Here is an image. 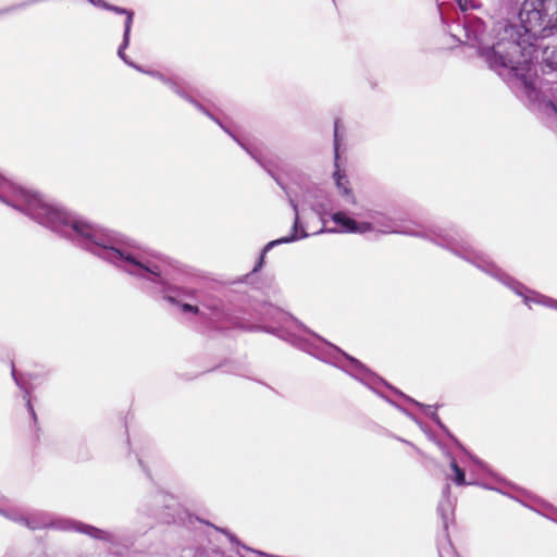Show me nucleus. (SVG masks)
Masks as SVG:
<instances>
[{
  "mask_svg": "<svg viewBox=\"0 0 557 557\" xmlns=\"http://www.w3.org/2000/svg\"><path fill=\"white\" fill-rule=\"evenodd\" d=\"M0 187L3 190L0 201L123 272L152 283L165 300L178 304L172 295L175 289L169 283L166 259L151 256L134 239L78 218L41 195L8 181L1 173Z\"/></svg>",
  "mask_w": 557,
  "mask_h": 557,
  "instance_id": "1",
  "label": "nucleus"
},
{
  "mask_svg": "<svg viewBox=\"0 0 557 557\" xmlns=\"http://www.w3.org/2000/svg\"><path fill=\"white\" fill-rule=\"evenodd\" d=\"M519 20L496 21L487 29L481 18L466 16V40L492 70H524L536 58L535 40L557 32V0H523Z\"/></svg>",
  "mask_w": 557,
  "mask_h": 557,
  "instance_id": "2",
  "label": "nucleus"
},
{
  "mask_svg": "<svg viewBox=\"0 0 557 557\" xmlns=\"http://www.w3.org/2000/svg\"><path fill=\"white\" fill-rule=\"evenodd\" d=\"M148 74H151L154 78L162 82L165 86H168L173 92H175L181 98L185 99L195 108L207 115L209 119L214 121L226 134H228L243 149H245L257 162L258 164L267 171V173L277 183V185L285 191L286 196L288 197L289 203L294 210L295 213V220L293 224L292 234L288 236H283L278 239L269 242L262 249L260 258L258 262L256 263L253 268V272H258L262 265L264 260V255L270 251L272 248L281 245V244H288L301 238H306L309 236V234L306 232L304 225L300 222V214H299V201L297 199V195L294 190L290 189V187L286 186L281 177H278L273 170L271 169L270 164L265 162L263 159L256 156L248 147L245 146L231 131L228 127H226L216 116H214L210 111H208L201 103H199L197 100H195L193 97L188 96L187 90L189 86L184 83L180 82L175 78L165 76L162 72H147Z\"/></svg>",
  "mask_w": 557,
  "mask_h": 557,
  "instance_id": "3",
  "label": "nucleus"
},
{
  "mask_svg": "<svg viewBox=\"0 0 557 557\" xmlns=\"http://www.w3.org/2000/svg\"><path fill=\"white\" fill-rule=\"evenodd\" d=\"M148 74H151L154 78L162 82L165 86H168L173 92H175L181 98L185 99L195 108L207 115L209 119L214 121L226 134H228L243 149H245L257 162L258 164L267 171V173L277 183V185L285 191L286 196L288 197L289 203L294 210L295 213V220L293 224L292 234L288 236H283L278 239L269 242L262 249L260 258L258 262L256 263L253 268V272H258L262 265L264 260V255L270 251L272 248L281 245V244H288L301 238H306L309 236V234L306 232L304 225L300 222V214H299V201L297 199V195L294 190L290 189V187L286 186L281 177H278L273 170L271 169L270 164L265 162L263 159L256 156L248 147L245 146L231 131L228 127H226L216 116H214L210 111H208L201 103H199L197 100H195L193 97L188 96L187 90L189 86L184 83L180 82L175 78L165 76L162 72H147Z\"/></svg>",
  "mask_w": 557,
  "mask_h": 557,
  "instance_id": "4",
  "label": "nucleus"
},
{
  "mask_svg": "<svg viewBox=\"0 0 557 557\" xmlns=\"http://www.w3.org/2000/svg\"><path fill=\"white\" fill-rule=\"evenodd\" d=\"M430 233L433 240L442 246L451 249L454 252L460 255L466 260L472 262L475 267L483 272L497 278L508 288L513 290L518 296L522 297L523 302L531 309L532 305H541L557 310V300L548 296L542 295L537 292L531 290L523 284L517 282L508 274L504 273L493 261H491L484 253L475 251L462 243L461 236L458 233H450L440 227L432 228Z\"/></svg>",
  "mask_w": 557,
  "mask_h": 557,
  "instance_id": "5",
  "label": "nucleus"
},
{
  "mask_svg": "<svg viewBox=\"0 0 557 557\" xmlns=\"http://www.w3.org/2000/svg\"><path fill=\"white\" fill-rule=\"evenodd\" d=\"M499 75L530 109L536 111L552 109L557 114V107L553 101V86L541 78L537 72H499Z\"/></svg>",
  "mask_w": 557,
  "mask_h": 557,
  "instance_id": "6",
  "label": "nucleus"
},
{
  "mask_svg": "<svg viewBox=\"0 0 557 557\" xmlns=\"http://www.w3.org/2000/svg\"><path fill=\"white\" fill-rule=\"evenodd\" d=\"M17 523L33 531L54 529L65 532L82 533L88 535L91 539L100 540L107 543L114 542V535L110 532L71 518H51L50 515L45 511H34L27 516L20 513Z\"/></svg>",
  "mask_w": 557,
  "mask_h": 557,
  "instance_id": "7",
  "label": "nucleus"
},
{
  "mask_svg": "<svg viewBox=\"0 0 557 557\" xmlns=\"http://www.w3.org/2000/svg\"><path fill=\"white\" fill-rule=\"evenodd\" d=\"M265 314L269 319L277 323L276 329H269L267 332L276 333L284 341L290 343L294 347L313 355V344L311 343V331L300 321L274 307H268Z\"/></svg>",
  "mask_w": 557,
  "mask_h": 557,
  "instance_id": "8",
  "label": "nucleus"
},
{
  "mask_svg": "<svg viewBox=\"0 0 557 557\" xmlns=\"http://www.w3.org/2000/svg\"><path fill=\"white\" fill-rule=\"evenodd\" d=\"M339 121L336 120L334 122V171L332 174V178L334 181L335 187L338 194L345 199L348 203H356V196L350 185V181L345 172L339 166Z\"/></svg>",
  "mask_w": 557,
  "mask_h": 557,
  "instance_id": "9",
  "label": "nucleus"
},
{
  "mask_svg": "<svg viewBox=\"0 0 557 557\" xmlns=\"http://www.w3.org/2000/svg\"><path fill=\"white\" fill-rule=\"evenodd\" d=\"M152 502L153 507L149 506V502H145L140 505L139 510L147 516L160 517L166 523L176 521L174 512H165L164 515L161 512V505L163 509L173 510L175 499L172 496L159 492L153 496Z\"/></svg>",
  "mask_w": 557,
  "mask_h": 557,
  "instance_id": "10",
  "label": "nucleus"
},
{
  "mask_svg": "<svg viewBox=\"0 0 557 557\" xmlns=\"http://www.w3.org/2000/svg\"><path fill=\"white\" fill-rule=\"evenodd\" d=\"M334 227L329 231H336L341 233L366 234L375 230L373 223L358 222L348 216L345 212H336L332 215Z\"/></svg>",
  "mask_w": 557,
  "mask_h": 557,
  "instance_id": "11",
  "label": "nucleus"
},
{
  "mask_svg": "<svg viewBox=\"0 0 557 557\" xmlns=\"http://www.w3.org/2000/svg\"><path fill=\"white\" fill-rule=\"evenodd\" d=\"M345 363L342 366L343 369L351 376L363 382L367 385H371L377 380L376 375L372 373L366 366H363L357 359L341 352Z\"/></svg>",
  "mask_w": 557,
  "mask_h": 557,
  "instance_id": "12",
  "label": "nucleus"
},
{
  "mask_svg": "<svg viewBox=\"0 0 557 557\" xmlns=\"http://www.w3.org/2000/svg\"><path fill=\"white\" fill-rule=\"evenodd\" d=\"M11 374H12V379L14 380L15 384L23 391V393H24L23 399L26 403L27 410H28L29 414L32 416V418L36 421L37 416H36L35 409L30 401V393L33 391V385L29 384L25 380L24 375L17 374L13 362H12Z\"/></svg>",
  "mask_w": 557,
  "mask_h": 557,
  "instance_id": "13",
  "label": "nucleus"
},
{
  "mask_svg": "<svg viewBox=\"0 0 557 557\" xmlns=\"http://www.w3.org/2000/svg\"><path fill=\"white\" fill-rule=\"evenodd\" d=\"M376 225L379 226L377 231L383 234H406V235H413V236H423L420 232H413L409 228H401L398 224H396L394 221L388 220L385 223L376 222Z\"/></svg>",
  "mask_w": 557,
  "mask_h": 557,
  "instance_id": "14",
  "label": "nucleus"
},
{
  "mask_svg": "<svg viewBox=\"0 0 557 557\" xmlns=\"http://www.w3.org/2000/svg\"><path fill=\"white\" fill-rule=\"evenodd\" d=\"M449 467L450 470L453 471V474H446L447 480H451L457 486L472 484L471 482L466 481L465 470L458 466L457 461L454 458H451Z\"/></svg>",
  "mask_w": 557,
  "mask_h": 557,
  "instance_id": "15",
  "label": "nucleus"
},
{
  "mask_svg": "<svg viewBox=\"0 0 557 557\" xmlns=\"http://www.w3.org/2000/svg\"><path fill=\"white\" fill-rule=\"evenodd\" d=\"M98 3L101 4L103 8L108 9V10H111V11H114L116 13H122V14L126 15L125 29H124V40L127 41L128 40V36H129V32H131V27H132V23H133L134 13L132 11L126 10V9H121V8H117V7H114V5L107 4L106 2H103L101 0H98Z\"/></svg>",
  "mask_w": 557,
  "mask_h": 557,
  "instance_id": "16",
  "label": "nucleus"
},
{
  "mask_svg": "<svg viewBox=\"0 0 557 557\" xmlns=\"http://www.w3.org/2000/svg\"><path fill=\"white\" fill-rule=\"evenodd\" d=\"M457 3L461 11H467L469 9H475L478 8V1L476 0H457Z\"/></svg>",
  "mask_w": 557,
  "mask_h": 557,
  "instance_id": "17",
  "label": "nucleus"
},
{
  "mask_svg": "<svg viewBox=\"0 0 557 557\" xmlns=\"http://www.w3.org/2000/svg\"><path fill=\"white\" fill-rule=\"evenodd\" d=\"M0 515L3 516L4 518L13 521V522H16L18 521L20 519V513L16 512V511H11V510H5V509H2L0 508Z\"/></svg>",
  "mask_w": 557,
  "mask_h": 557,
  "instance_id": "18",
  "label": "nucleus"
},
{
  "mask_svg": "<svg viewBox=\"0 0 557 557\" xmlns=\"http://www.w3.org/2000/svg\"><path fill=\"white\" fill-rule=\"evenodd\" d=\"M181 308L184 312H190V313L199 312V308L197 306H194L190 304H182Z\"/></svg>",
  "mask_w": 557,
  "mask_h": 557,
  "instance_id": "19",
  "label": "nucleus"
},
{
  "mask_svg": "<svg viewBox=\"0 0 557 557\" xmlns=\"http://www.w3.org/2000/svg\"><path fill=\"white\" fill-rule=\"evenodd\" d=\"M454 554H455V550L450 546V544H448L446 547H442L440 549V556L441 557H449L450 555H454Z\"/></svg>",
  "mask_w": 557,
  "mask_h": 557,
  "instance_id": "20",
  "label": "nucleus"
},
{
  "mask_svg": "<svg viewBox=\"0 0 557 557\" xmlns=\"http://www.w3.org/2000/svg\"><path fill=\"white\" fill-rule=\"evenodd\" d=\"M552 54H553V60H552L550 67H552V70H557V50H554Z\"/></svg>",
  "mask_w": 557,
  "mask_h": 557,
  "instance_id": "21",
  "label": "nucleus"
},
{
  "mask_svg": "<svg viewBox=\"0 0 557 557\" xmlns=\"http://www.w3.org/2000/svg\"><path fill=\"white\" fill-rule=\"evenodd\" d=\"M472 460H473V461H474L479 467H481L482 469H485V468H486V466H485V463H484L483 461H481V460H479V459H476V458H472Z\"/></svg>",
  "mask_w": 557,
  "mask_h": 557,
  "instance_id": "22",
  "label": "nucleus"
},
{
  "mask_svg": "<svg viewBox=\"0 0 557 557\" xmlns=\"http://www.w3.org/2000/svg\"><path fill=\"white\" fill-rule=\"evenodd\" d=\"M228 536H230V540H231L232 542H235V543L239 544V543H238V541L235 539V536H234V535L228 534Z\"/></svg>",
  "mask_w": 557,
  "mask_h": 557,
  "instance_id": "23",
  "label": "nucleus"
},
{
  "mask_svg": "<svg viewBox=\"0 0 557 557\" xmlns=\"http://www.w3.org/2000/svg\"><path fill=\"white\" fill-rule=\"evenodd\" d=\"M318 339L320 341V338L315 335V342H317ZM314 349H315V350L318 349V346H317V345L314 346ZM315 357H318V354H317V352H315Z\"/></svg>",
  "mask_w": 557,
  "mask_h": 557,
  "instance_id": "24",
  "label": "nucleus"
},
{
  "mask_svg": "<svg viewBox=\"0 0 557 557\" xmlns=\"http://www.w3.org/2000/svg\"><path fill=\"white\" fill-rule=\"evenodd\" d=\"M242 547H243L244 549H246V550H251L250 548H248V547H247V546H245V545H242Z\"/></svg>",
  "mask_w": 557,
  "mask_h": 557,
  "instance_id": "25",
  "label": "nucleus"
},
{
  "mask_svg": "<svg viewBox=\"0 0 557 557\" xmlns=\"http://www.w3.org/2000/svg\"><path fill=\"white\" fill-rule=\"evenodd\" d=\"M268 557H275V556L268 555Z\"/></svg>",
  "mask_w": 557,
  "mask_h": 557,
  "instance_id": "26",
  "label": "nucleus"
}]
</instances>
